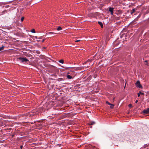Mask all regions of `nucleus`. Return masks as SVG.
Listing matches in <instances>:
<instances>
[{"mask_svg": "<svg viewBox=\"0 0 149 149\" xmlns=\"http://www.w3.org/2000/svg\"><path fill=\"white\" fill-rule=\"evenodd\" d=\"M18 60L20 62H26L28 61V60L25 57V58H22L19 57L18 58Z\"/></svg>", "mask_w": 149, "mask_h": 149, "instance_id": "obj_1", "label": "nucleus"}, {"mask_svg": "<svg viewBox=\"0 0 149 149\" xmlns=\"http://www.w3.org/2000/svg\"><path fill=\"white\" fill-rule=\"evenodd\" d=\"M136 86L139 88H142V86L141 84H140V82L139 81H137L135 83Z\"/></svg>", "mask_w": 149, "mask_h": 149, "instance_id": "obj_2", "label": "nucleus"}, {"mask_svg": "<svg viewBox=\"0 0 149 149\" xmlns=\"http://www.w3.org/2000/svg\"><path fill=\"white\" fill-rule=\"evenodd\" d=\"M143 114H148L149 113V108L143 110L142 111Z\"/></svg>", "mask_w": 149, "mask_h": 149, "instance_id": "obj_3", "label": "nucleus"}, {"mask_svg": "<svg viewBox=\"0 0 149 149\" xmlns=\"http://www.w3.org/2000/svg\"><path fill=\"white\" fill-rule=\"evenodd\" d=\"M70 74V72L68 73L67 74V77L68 79H69L73 78L74 77H72V76H71Z\"/></svg>", "mask_w": 149, "mask_h": 149, "instance_id": "obj_4", "label": "nucleus"}, {"mask_svg": "<svg viewBox=\"0 0 149 149\" xmlns=\"http://www.w3.org/2000/svg\"><path fill=\"white\" fill-rule=\"evenodd\" d=\"M113 8H110L109 11L110 12L111 15H113Z\"/></svg>", "mask_w": 149, "mask_h": 149, "instance_id": "obj_5", "label": "nucleus"}, {"mask_svg": "<svg viewBox=\"0 0 149 149\" xmlns=\"http://www.w3.org/2000/svg\"><path fill=\"white\" fill-rule=\"evenodd\" d=\"M106 103L107 104H108L109 105H110L111 106H113V107H111V108H113V107H114V105L112 104H110V103H109L108 101H107L106 102Z\"/></svg>", "mask_w": 149, "mask_h": 149, "instance_id": "obj_6", "label": "nucleus"}, {"mask_svg": "<svg viewBox=\"0 0 149 149\" xmlns=\"http://www.w3.org/2000/svg\"><path fill=\"white\" fill-rule=\"evenodd\" d=\"M144 95V93H143L141 92V91H140L139 93L138 94V96L139 97L140 95Z\"/></svg>", "mask_w": 149, "mask_h": 149, "instance_id": "obj_7", "label": "nucleus"}, {"mask_svg": "<svg viewBox=\"0 0 149 149\" xmlns=\"http://www.w3.org/2000/svg\"><path fill=\"white\" fill-rule=\"evenodd\" d=\"M98 23L101 26V27L102 28L103 26V24L102 23L100 22H98Z\"/></svg>", "mask_w": 149, "mask_h": 149, "instance_id": "obj_8", "label": "nucleus"}, {"mask_svg": "<svg viewBox=\"0 0 149 149\" xmlns=\"http://www.w3.org/2000/svg\"><path fill=\"white\" fill-rule=\"evenodd\" d=\"M7 13L6 10H4L2 12L1 14H4L5 13Z\"/></svg>", "mask_w": 149, "mask_h": 149, "instance_id": "obj_9", "label": "nucleus"}, {"mask_svg": "<svg viewBox=\"0 0 149 149\" xmlns=\"http://www.w3.org/2000/svg\"><path fill=\"white\" fill-rule=\"evenodd\" d=\"M59 62L61 63H64V61L63 60L61 59L59 61Z\"/></svg>", "mask_w": 149, "mask_h": 149, "instance_id": "obj_10", "label": "nucleus"}, {"mask_svg": "<svg viewBox=\"0 0 149 149\" xmlns=\"http://www.w3.org/2000/svg\"><path fill=\"white\" fill-rule=\"evenodd\" d=\"M136 10L135 9H133L132 10V11L131 12V14H132L134 13Z\"/></svg>", "mask_w": 149, "mask_h": 149, "instance_id": "obj_11", "label": "nucleus"}, {"mask_svg": "<svg viewBox=\"0 0 149 149\" xmlns=\"http://www.w3.org/2000/svg\"><path fill=\"white\" fill-rule=\"evenodd\" d=\"M31 32L33 33H36L35 30L34 29H32L31 31Z\"/></svg>", "mask_w": 149, "mask_h": 149, "instance_id": "obj_12", "label": "nucleus"}, {"mask_svg": "<svg viewBox=\"0 0 149 149\" xmlns=\"http://www.w3.org/2000/svg\"><path fill=\"white\" fill-rule=\"evenodd\" d=\"M62 30V28H61V27L60 26L58 27L57 28V30L58 31H60V30Z\"/></svg>", "mask_w": 149, "mask_h": 149, "instance_id": "obj_13", "label": "nucleus"}, {"mask_svg": "<svg viewBox=\"0 0 149 149\" xmlns=\"http://www.w3.org/2000/svg\"><path fill=\"white\" fill-rule=\"evenodd\" d=\"M4 47L3 46H2L0 47V51L2 50L3 49Z\"/></svg>", "mask_w": 149, "mask_h": 149, "instance_id": "obj_14", "label": "nucleus"}, {"mask_svg": "<svg viewBox=\"0 0 149 149\" xmlns=\"http://www.w3.org/2000/svg\"><path fill=\"white\" fill-rule=\"evenodd\" d=\"M24 17H22V18H21V21L22 22L23 21V20H24Z\"/></svg>", "mask_w": 149, "mask_h": 149, "instance_id": "obj_15", "label": "nucleus"}, {"mask_svg": "<svg viewBox=\"0 0 149 149\" xmlns=\"http://www.w3.org/2000/svg\"><path fill=\"white\" fill-rule=\"evenodd\" d=\"M128 106L129 107H132V104H129Z\"/></svg>", "mask_w": 149, "mask_h": 149, "instance_id": "obj_16", "label": "nucleus"}, {"mask_svg": "<svg viewBox=\"0 0 149 149\" xmlns=\"http://www.w3.org/2000/svg\"><path fill=\"white\" fill-rule=\"evenodd\" d=\"M9 6L7 5V6H6L5 7V8H8V7Z\"/></svg>", "mask_w": 149, "mask_h": 149, "instance_id": "obj_17", "label": "nucleus"}, {"mask_svg": "<svg viewBox=\"0 0 149 149\" xmlns=\"http://www.w3.org/2000/svg\"><path fill=\"white\" fill-rule=\"evenodd\" d=\"M49 33L50 34H54V33L52 32H49Z\"/></svg>", "mask_w": 149, "mask_h": 149, "instance_id": "obj_18", "label": "nucleus"}, {"mask_svg": "<svg viewBox=\"0 0 149 149\" xmlns=\"http://www.w3.org/2000/svg\"><path fill=\"white\" fill-rule=\"evenodd\" d=\"M138 102V100H137L135 101V103H137Z\"/></svg>", "mask_w": 149, "mask_h": 149, "instance_id": "obj_19", "label": "nucleus"}, {"mask_svg": "<svg viewBox=\"0 0 149 149\" xmlns=\"http://www.w3.org/2000/svg\"><path fill=\"white\" fill-rule=\"evenodd\" d=\"M80 41V40H77L75 41V42H78L79 41Z\"/></svg>", "mask_w": 149, "mask_h": 149, "instance_id": "obj_20", "label": "nucleus"}, {"mask_svg": "<svg viewBox=\"0 0 149 149\" xmlns=\"http://www.w3.org/2000/svg\"><path fill=\"white\" fill-rule=\"evenodd\" d=\"M44 40H45V39H43V40H42V42H43L44 41Z\"/></svg>", "mask_w": 149, "mask_h": 149, "instance_id": "obj_21", "label": "nucleus"}, {"mask_svg": "<svg viewBox=\"0 0 149 149\" xmlns=\"http://www.w3.org/2000/svg\"><path fill=\"white\" fill-rule=\"evenodd\" d=\"M20 148L22 149V146H20Z\"/></svg>", "mask_w": 149, "mask_h": 149, "instance_id": "obj_22", "label": "nucleus"}, {"mask_svg": "<svg viewBox=\"0 0 149 149\" xmlns=\"http://www.w3.org/2000/svg\"><path fill=\"white\" fill-rule=\"evenodd\" d=\"M126 83H125V86H126Z\"/></svg>", "mask_w": 149, "mask_h": 149, "instance_id": "obj_23", "label": "nucleus"}, {"mask_svg": "<svg viewBox=\"0 0 149 149\" xmlns=\"http://www.w3.org/2000/svg\"><path fill=\"white\" fill-rule=\"evenodd\" d=\"M115 97H114L113 98V100H114V99H115Z\"/></svg>", "mask_w": 149, "mask_h": 149, "instance_id": "obj_24", "label": "nucleus"}, {"mask_svg": "<svg viewBox=\"0 0 149 149\" xmlns=\"http://www.w3.org/2000/svg\"><path fill=\"white\" fill-rule=\"evenodd\" d=\"M147 61H145V62H147Z\"/></svg>", "mask_w": 149, "mask_h": 149, "instance_id": "obj_25", "label": "nucleus"}, {"mask_svg": "<svg viewBox=\"0 0 149 149\" xmlns=\"http://www.w3.org/2000/svg\"><path fill=\"white\" fill-rule=\"evenodd\" d=\"M113 107V106H111V107Z\"/></svg>", "mask_w": 149, "mask_h": 149, "instance_id": "obj_26", "label": "nucleus"}, {"mask_svg": "<svg viewBox=\"0 0 149 149\" xmlns=\"http://www.w3.org/2000/svg\"><path fill=\"white\" fill-rule=\"evenodd\" d=\"M93 124H94V123H91V125H93Z\"/></svg>", "mask_w": 149, "mask_h": 149, "instance_id": "obj_27", "label": "nucleus"}]
</instances>
